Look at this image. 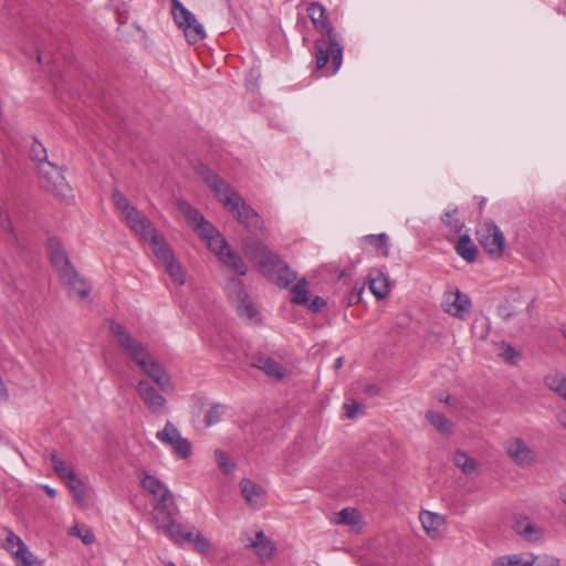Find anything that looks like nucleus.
Segmentation results:
<instances>
[{
  "label": "nucleus",
  "mask_w": 566,
  "mask_h": 566,
  "mask_svg": "<svg viewBox=\"0 0 566 566\" xmlns=\"http://www.w3.org/2000/svg\"><path fill=\"white\" fill-rule=\"evenodd\" d=\"M196 175L210 188L224 208L251 233L256 235L263 229V220L242 197L214 172L207 164L197 163L193 166Z\"/></svg>",
  "instance_id": "f257e3e1"
},
{
  "label": "nucleus",
  "mask_w": 566,
  "mask_h": 566,
  "mask_svg": "<svg viewBox=\"0 0 566 566\" xmlns=\"http://www.w3.org/2000/svg\"><path fill=\"white\" fill-rule=\"evenodd\" d=\"M314 29L322 34L314 43L316 69L325 75H334L343 62V45L338 33L328 21L326 9L319 2H311L306 9Z\"/></svg>",
  "instance_id": "f03ea898"
},
{
  "label": "nucleus",
  "mask_w": 566,
  "mask_h": 566,
  "mask_svg": "<svg viewBox=\"0 0 566 566\" xmlns=\"http://www.w3.org/2000/svg\"><path fill=\"white\" fill-rule=\"evenodd\" d=\"M144 501L151 506L153 521L167 536L179 535L174 516L178 509L167 485L144 471Z\"/></svg>",
  "instance_id": "7ed1b4c3"
},
{
  "label": "nucleus",
  "mask_w": 566,
  "mask_h": 566,
  "mask_svg": "<svg viewBox=\"0 0 566 566\" xmlns=\"http://www.w3.org/2000/svg\"><path fill=\"white\" fill-rule=\"evenodd\" d=\"M144 242L148 243L157 263L165 268L171 280L178 285L185 284V271L177 261L174 249L146 218H144Z\"/></svg>",
  "instance_id": "20e7f679"
},
{
  "label": "nucleus",
  "mask_w": 566,
  "mask_h": 566,
  "mask_svg": "<svg viewBox=\"0 0 566 566\" xmlns=\"http://www.w3.org/2000/svg\"><path fill=\"white\" fill-rule=\"evenodd\" d=\"M226 292L239 316L253 323L261 322L260 313L253 302L249 298L242 280L234 276L230 277L226 284Z\"/></svg>",
  "instance_id": "39448f33"
},
{
  "label": "nucleus",
  "mask_w": 566,
  "mask_h": 566,
  "mask_svg": "<svg viewBox=\"0 0 566 566\" xmlns=\"http://www.w3.org/2000/svg\"><path fill=\"white\" fill-rule=\"evenodd\" d=\"M171 14L176 24L184 30L188 43L196 44L205 39L206 32L202 24L179 0H171Z\"/></svg>",
  "instance_id": "423d86ee"
},
{
  "label": "nucleus",
  "mask_w": 566,
  "mask_h": 566,
  "mask_svg": "<svg viewBox=\"0 0 566 566\" xmlns=\"http://www.w3.org/2000/svg\"><path fill=\"white\" fill-rule=\"evenodd\" d=\"M39 180L41 187L57 198L67 199L71 197V188L67 185L62 171L52 163H44L39 166Z\"/></svg>",
  "instance_id": "0eeeda50"
},
{
  "label": "nucleus",
  "mask_w": 566,
  "mask_h": 566,
  "mask_svg": "<svg viewBox=\"0 0 566 566\" xmlns=\"http://www.w3.org/2000/svg\"><path fill=\"white\" fill-rule=\"evenodd\" d=\"M259 271L282 289L287 287L296 279V273L277 254L262 261Z\"/></svg>",
  "instance_id": "6e6552de"
},
{
  "label": "nucleus",
  "mask_w": 566,
  "mask_h": 566,
  "mask_svg": "<svg viewBox=\"0 0 566 566\" xmlns=\"http://www.w3.org/2000/svg\"><path fill=\"white\" fill-rule=\"evenodd\" d=\"M478 241L484 251L494 259H500L504 252L505 238L494 221L484 222L476 230Z\"/></svg>",
  "instance_id": "1a4fd4ad"
},
{
  "label": "nucleus",
  "mask_w": 566,
  "mask_h": 566,
  "mask_svg": "<svg viewBox=\"0 0 566 566\" xmlns=\"http://www.w3.org/2000/svg\"><path fill=\"white\" fill-rule=\"evenodd\" d=\"M109 333L124 354L138 367H142V345L132 336L127 328L115 321H111Z\"/></svg>",
  "instance_id": "9d476101"
},
{
  "label": "nucleus",
  "mask_w": 566,
  "mask_h": 566,
  "mask_svg": "<svg viewBox=\"0 0 566 566\" xmlns=\"http://www.w3.org/2000/svg\"><path fill=\"white\" fill-rule=\"evenodd\" d=\"M156 438L164 444L169 446L177 458L187 460L191 457V442L184 438L170 421H167L164 429L156 433Z\"/></svg>",
  "instance_id": "9b49d317"
},
{
  "label": "nucleus",
  "mask_w": 566,
  "mask_h": 566,
  "mask_svg": "<svg viewBox=\"0 0 566 566\" xmlns=\"http://www.w3.org/2000/svg\"><path fill=\"white\" fill-rule=\"evenodd\" d=\"M144 376L149 378L161 392L172 391L174 385L167 370L144 350Z\"/></svg>",
  "instance_id": "f8f14e48"
},
{
  "label": "nucleus",
  "mask_w": 566,
  "mask_h": 566,
  "mask_svg": "<svg viewBox=\"0 0 566 566\" xmlns=\"http://www.w3.org/2000/svg\"><path fill=\"white\" fill-rule=\"evenodd\" d=\"M113 201L116 209L122 213L127 226L142 238V217L138 209L130 205L128 199L119 191H113Z\"/></svg>",
  "instance_id": "ddd939ff"
},
{
  "label": "nucleus",
  "mask_w": 566,
  "mask_h": 566,
  "mask_svg": "<svg viewBox=\"0 0 566 566\" xmlns=\"http://www.w3.org/2000/svg\"><path fill=\"white\" fill-rule=\"evenodd\" d=\"M505 451L510 459L518 467H530L536 461V452L521 438H514L506 442Z\"/></svg>",
  "instance_id": "4468645a"
},
{
  "label": "nucleus",
  "mask_w": 566,
  "mask_h": 566,
  "mask_svg": "<svg viewBox=\"0 0 566 566\" xmlns=\"http://www.w3.org/2000/svg\"><path fill=\"white\" fill-rule=\"evenodd\" d=\"M442 306L448 314L460 319H465L470 312L471 300L467 294L457 291L455 293L446 295Z\"/></svg>",
  "instance_id": "2eb2a0df"
},
{
  "label": "nucleus",
  "mask_w": 566,
  "mask_h": 566,
  "mask_svg": "<svg viewBox=\"0 0 566 566\" xmlns=\"http://www.w3.org/2000/svg\"><path fill=\"white\" fill-rule=\"evenodd\" d=\"M178 526V534L176 536H168L170 539H172L177 544H182L185 542L191 543L197 552L200 554H208L211 544L210 542L202 535L201 532L196 531L195 527H191L190 531H185L184 526L179 523H177Z\"/></svg>",
  "instance_id": "dca6fc26"
},
{
  "label": "nucleus",
  "mask_w": 566,
  "mask_h": 566,
  "mask_svg": "<svg viewBox=\"0 0 566 566\" xmlns=\"http://www.w3.org/2000/svg\"><path fill=\"white\" fill-rule=\"evenodd\" d=\"M251 366L262 370L268 377L281 381L286 375V369L275 359L264 354L251 357Z\"/></svg>",
  "instance_id": "f3484780"
},
{
  "label": "nucleus",
  "mask_w": 566,
  "mask_h": 566,
  "mask_svg": "<svg viewBox=\"0 0 566 566\" xmlns=\"http://www.w3.org/2000/svg\"><path fill=\"white\" fill-rule=\"evenodd\" d=\"M48 249L50 252L51 262L53 266L57 270L60 277H62L63 275H67L70 271L75 269L71 264L66 252L64 251L61 242L57 239L51 238L48 241Z\"/></svg>",
  "instance_id": "a211bd4d"
},
{
  "label": "nucleus",
  "mask_w": 566,
  "mask_h": 566,
  "mask_svg": "<svg viewBox=\"0 0 566 566\" xmlns=\"http://www.w3.org/2000/svg\"><path fill=\"white\" fill-rule=\"evenodd\" d=\"M514 531L528 543H537L543 539V530L534 524L530 517L517 515L514 518Z\"/></svg>",
  "instance_id": "6ab92c4d"
},
{
  "label": "nucleus",
  "mask_w": 566,
  "mask_h": 566,
  "mask_svg": "<svg viewBox=\"0 0 566 566\" xmlns=\"http://www.w3.org/2000/svg\"><path fill=\"white\" fill-rule=\"evenodd\" d=\"M242 249L245 256L254 261L258 268H260L262 261L275 254L261 240L253 237H247L242 240Z\"/></svg>",
  "instance_id": "aec40b11"
},
{
  "label": "nucleus",
  "mask_w": 566,
  "mask_h": 566,
  "mask_svg": "<svg viewBox=\"0 0 566 566\" xmlns=\"http://www.w3.org/2000/svg\"><path fill=\"white\" fill-rule=\"evenodd\" d=\"M419 518L423 530L430 538L437 539L442 536L443 527L446 525V517L443 515L430 511H422Z\"/></svg>",
  "instance_id": "412c9836"
},
{
  "label": "nucleus",
  "mask_w": 566,
  "mask_h": 566,
  "mask_svg": "<svg viewBox=\"0 0 566 566\" xmlns=\"http://www.w3.org/2000/svg\"><path fill=\"white\" fill-rule=\"evenodd\" d=\"M60 279L67 286V293L71 297L84 300L88 296L90 286L86 281L80 276L75 269L70 271L67 275H63Z\"/></svg>",
  "instance_id": "4be33fe9"
},
{
  "label": "nucleus",
  "mask_w": 566,
  "mask_h": 566,
  "mask_svg": "<svg viewBox=\"0 0 566 566\" xmlns=\"http://www.w3.org/2000/svg\"><path fill=\"white\" fill-rule=\"evenodd\" d=\"M240 489L245 502L253 509L263 506L265 491L250 479H242Z\"/></svg>",
  "instance_id": "5701e85b"
},
{
  "label": "nucleus",
  "mask_w": 566,
  "mask_h": 566,
  "mask_svg": "<svg viewBox=\"0 0 566 566\" xmlns=\"http://www.w3.org/2000/svg\"><path fill=\"white\" fill-rule=\"evenodd\" d=\"M369 290L377 300H384L390 292L388 277L380 269H371L368 273Z\"/></svg>",
  "instance_id": "b1692460"
},
{
  "label": "nucleus",
  "mask_w": 566,
  "mask_h": 566,
  "mask_svg": "<svg viewBox=\"0 0 566 566\" xmlns=\"http://www.w3.org/2000/svg\"><path fill=\"white\" fill-rule=\"evenodd\" d=\"M144 381V403L155 413L165 412L166 399L154 387H145Z\"/></svg>",
  "instance_id": "393cba45"
},
{
  "label": "nucleus",
  "mask_w": 566,
  "mask_h": 566,
  "mask_svg": "<svg viewBox=\"0 0 566 566\" xmlns=\"http://www.w3.org/2000/svg\"><path fill=\"white\" fill-rule=\"evenodd\" d=\"M457 253L468 262L476 260L479 250L468 234L461 235L455 245Z\"/></svg>",
  "instance_id": "a878e982"
},
{
  "label": "nucleus",
  "mask_w": 566,
  "mask_h": 566,
  "mask_svg": "<svg viewBox=\"0 0 566 566\" xmlns=\"http://www.w3.org/2000/svg\"><path fill=\"white\" fill-rule=\"evenodd\" d=\"M426 419L441 434L450 436L452 433L453 424L443 413L427 411Z\"/></svg>",
  "instance_id": "bb28decb"
},
{
  "label": "nucleus",
  "mask_w": 566,
  "mask_h": 566,
  "mask_svg": "<svg viewBox=\"0 0 566 566\" xmlns=\"http://www.w3.org/2000/svg\"><path fill=\"white\" fill-rule=\"evenodd\" d=\"M251 546L254 548L255 553L262 558H271L274 552V546L270 542V539L265 536L263 531H258L255 533V538L251 543Z\"/></svg>",
  "instance_id": "cd10ccee"
},
{
  "label": "nucleus",
  "mask_w": 566,
  "mask_h": 566,
  "mask_svg": "<svg viewBox=\"0 0 566 566\" xmlns=\"http://www.w3.org/2000/svg\"><path fill=\"white\" fill-rule=\"evenodd\" d=\"M219 260L239 275H245L248 271L245 262L231 248Z\"/></svg>",
  "instance_id": "c85d7f7f"
},
{
  "label": "nucleus",
  "mask_w": 566,
  "mask_h": 566,
  "mask_svg": "<svg viewBox=\"0 0 566 566\" xmlns=\"http://www.w3.org/2000/svg\"><path fill=\"white\" fill-rule=\"evenodd\" d=\"M545 386L566 399V376L562 373H552L544 377Z\"/></svg>",
  "instance_id": "c756f323"
},
{
  "label": "nucleus",
  "mask_w": 566,
  "mask_h": 566,
  "mask_svg": "<svg viewBox=\"0 0 566 566\" xmlns=\"http://www.w3.org/2000/svg\"><path fill=\"white\" fill-rule=\"evenodd\" d=\"M50 461L54 472L63 481L67 482L69 480L73 479L76 475L72 467L67 464L64 460L59 458L54 451L50 453Z\"/></svg>",
  "instance_id": "7c9ffc66"
},
{
  "label": "nucleus",
  "mask_w": 566,
  "mask_h": 566,
  "mask_svg": "<svg viewBox=\"0 0 566 566\" xmlns=\"http://www.w3.org/2000/svg\"><path fill=\"white\" fill-rule=\"evenodd\" d=\"M361 522L359 512L354 507L343 509L336 516L335 523L355 527Z\"/></svg>",
  "instance_id": "2f4dec72"
},
{
  "label": "nucleus",
  "mask_w": 566,
  "mask_h": 566,
  "mask_svg": "<svg viewBox=\"0 0 566 566\" xmlns=\"http://www.w3.org/2000/svg\"><path fill=\"white\" fill-rule=\"evenodd\" d=\"M453 462L464 474H472L476 469V462L463 451H457Z\"/></svg>",
  "instance_id": "473e14b6"
},
{
  "label": "nucleus",
  "mask_w": 566,
  "mask_h": 566,
  "mask_svg": "<svg viewBox=\"0 0 566 566\" xmlns=\"http://www.w3.org/2000/svg\"><path fill=\"white\" fill-rule=\"evenodd\" d=\"M179 209L184 213L187 222L193 228H196L206 220L198 209L191 207L186 201H181L179 203Z\"/></svg>",
  "instance_id": "72a5a7b5"
},
{
  "label": "nucleus",
  "mask_w": 566,
  "mask_h": 566,
  "mask_svg": "<svg viewBox=\"0 0 566 566\" xmlns=\"http://www.w3.org/2000/svg\"><path fill=\"white\" fill-rule=\"evenodd\" d=\"M66 484L73 494L74 501L80 506H84L86 500L84 483L75 475L73 479L69 480Z\"/></svg>",
  "instance_id": "f704fd0d"
},
{
  "label": "nucleus",
  "mask_w": 566,
  "mask_h": 566,
  "mask_svg": "<svg viewBox=\"0 0 566 566\" xmlns=\"http://www.w3.org/2000/svg\"><path fill=\"white\" fill-rule=\"evenodd\" d=\"M307 282L303 277L296 282V284L292 287L293 296L291 301L297 305H305L308 303V291L306 289Z\"/></svg>",
  "instance_id": "c9c22d12"
},
{
  "label": "nucleus",
  "mask_w": 566,
  "mask_h": 566,
  "mask_svg": "<svg viewBox=\"0 0 566 566\" xmlns=\"http://www.w3.org/2000/svg\"><path fill=\"white\" fill-rule=\"evenodd\" d=\"M457 213L458 208L455 207L452 210L444 212L441 220L452 232L460 233L464 228V223L459 218H457Z\"/></svg>",
  "instance_id": "e433bc0d"
},
{
  "label": "nucleus",
  "mask_w": 566,
  "mask_h": 566,
  "mask_svg": "<svg viewBox=\"0 0 566 566\" xmlns=\"http://www.w3.org/2000/svg\"><path fill=\"white\" fill-rule=\"evenodd\" d=\"M207 241L209 249L217 254L219 259L228 251V249H230L228 242L220 232Z\"/></svg>",
  "instance_id": "4c0bfd02"
},
{
  "label": "nucleus",
  "mask_w": 566,
  "mask_h": 566,
  "mask_svg": "<svg viewBox=\"0 0 566 566\" xmlns=\"http://www.w3.org/2000/svg\"><path fill=\"white\" fill-rule=\"evenodd\" d=\"M493 566H530L528 559H524L521 555H505L496 557L493 560Z\"/></svg>",
  "instance_id": "58836bf2"
},
{
  "label": "nucleus",
  "mask_w": 566,
  "mask_h": 566,
  "mask_svg": "<svg viewBox=\"0 0 566 566\" xmlns=\"http://www.w3.org/2000/svg\"><path fill=\"white\" fill-rule=\"evenodd\" d=\"M499 356L511 365H516L520 359V353L511 344L505 342L500 345Z\"/></svg>",
  "instance_id": "ea45409f"
},
{
  "label": "nucleus",
  "mask_w": 566,
  "mask_h": 566,
  "mask_svg": "<svg viewBox=\"0 0 566 566\" xmlns=\"http://www.w3.org/2000/svg\"><path fill=\"white\" fill-rule=\"evenodd\" d=\"M214 459H216L219 468L226 474L232 472L235 468V464L231 461L228 453L224 452L223 450H220V449L214 450Z\"/></svg>",
  "instance_id": "a19ab883"
},
{
  "label": "nucleus",
  "mask_w": 566,
  "mask_h": 566,
  "mask_svg": "<svg viewBox=\"0 0 566 566\" xmlns=\"http://www.w3.org/2000/svg\"><path fill=\"white\" fill-rule=\"evenodd\" d=\"M14 557L19 566H41V564L29 552L28 547L14 552Z\"/></svg>",
  "instance_id": "79ce46f5"
},
{
  "label": "nucleus",
  "mask_w": 566,
  "mask_h": 566,
  "mask_svg": "<svg viewBox=\"0 0 566 566\" xmlns=\"http://www.w3.org/2000/svg\"><path fill=\"white\" fill-rule=\"evenodd\" d=\"M224 412V406L220 403H214L207 411L205 417V422L207 427H210L221 420V417Z\"/></svg>",
  "instance_id": "37998d69"
},
{
  "label": "nucleus",
  "mask_w": 566,
  "mask_h": 566,
  "mask_svg": "<svg viewBox=\"0 0 566 566\" xmlns=\"http://www.w3.org/2000/svg\"><path fill=\"white\" fill-rule=\"evenodd\" d=\"M30 157H31L32 160L38 161L39 166L44 164V163H49L48 161L46 149L38 140H34L32 146H31V148H30Z\"/></svg>",
  "instance_id": "c03bdc74"
},
{
  "label": "nucleus",
  "mask_w": 566,
  "mask_h": 566,
  "mask_svg": "<svg viewBox=\"0 0 566 566\" xmlns=\"http://www.w3.org/2000/svg\"><path fill=\"white\" fill-rule=\"evenodd\" d=\"M530 566H558L559 560L558 558L554 556L548 555H539V556H532L531 559H528Z\"/></svg>",
  "instance_id": "a18cd8bd"
},
{
  "label": "nucleus",
  "mask_w": 566,
  "mask_h": 566,
  "mask_svg": "<svg viewBox=\"0 0 566 566\" xmlns=\"http://www.w3.org/2000/svg\"><path fill=\"white\" fill-rule=\"evenodd\" d=\"M195 230L198 232L199 235H201L203 239L209 240L214 234H218V229L209 221L205 220L199 226L195 228Z\"/></svg>",
  "instance_id": "49530a36"
},
{
  "label": "nucleus",
  "mask_w": 566,
  "mask_h": 566,
  "mask_svg": "<svg viewBox=\"0 0 566 566\" xmlns=\"http://www.w3.org/2000/svg\"><path fill=\"white\" fill-rule=\"evenodd\" d=\"M6 547L14 555L15 551H21V548L27 547V545L13 532L8 531L6 537Z\"/></svg>",
  "instance_id": "de8ad7c7"
},
{
  "label": "nucleus",
  "mask_w": 566,
  "mask_h": 566,
  "mask_svg": "<svg viewBox=\"0 0 566 566\" xmlns=\"http://www.w3.org/2000/svg\"><path fill=\"white\" fill-rule=\"evenodd\" d=\"M71 534L80 537L85 545H90L95 542V534L90 528H86L84 532H82V528L75 525L71 528Z\"/></svg>",
  "instance_id": "09e8293b"
},
{
  "label": "nucleus",
  "mask_w": 566,
  "mask_h": 566,
  "mask_svg": "<svg viewBox=\"0 0 566 566\" xmlns=\"http://www.w3.org/2000/svg\"><path fill=\"white\" fill-rule=\"evenodd\" d=\"M365 240L368 244H370L375 249L380 250V249L387 247L388 235L386 233L368 234L365 237Z\"/></svg>",
  "instance_id": "8fccbe9b"
},
{
  "label": "nucleus",
  "mask_w": 566,
  "mask_h": 566,
  "mask_svg": "<svg viewBox=\"0 0 566 566\" xmlns=\"http://www.w3.org/2000/svg\"><path fill=\"white\" fill-rule=\"evenodd\" d=\"M363 292H364V285H361V286L355 285L348 294V305L357 304L361 300Z\"/></svg>",
  "instance_id": "3c124183"
},
{
  "label": "nucleus",
  "mask_w": 566,
  "mask_h": 566,
  "mask_svg": "<svg viewBox=\"0 0 566 566\" xmlns=\"http://www.w3.org/2000/svg\"><path fill=\"white\" fill-rule=\"evenodd\" d=\"M344 409L346 411V417L354 419L357 417L359 410L361 409V405L356 401H352L350 403H345Z\"/></svg>",
  "instance_id": "603ef678"
},
{
  "label": "nucleus",
  "mask_w": 566,
  "mask_h": 566,
  "mask_svg": "<svg viewBox=\"0 0 566 566\" xmlns=\"http://www.w3.org/2000/svg\"><path fill=\"white\" fill-rule=\"evenodd\" d=\"M326 301L321 296H315L307 305L308 310L313 313L319 312L326 306Z\"/></svg>",
  "instance_id": "864d4df0"
},
{
  "label": "nucleus",
  "mask_w": 566,
  "mask_h": 566,
  "mask_svg": "<svg viewBox=\"0 0 566 566\" xmlns=\"http://www.w3.org/2000/svg\"><path fill=\"white\" fill-rule=\"evenodd\" d=\"M1 227L8 231H12V226L8 217L2 219V213H0Z\"/></svg>",
  "instance_id": "5fc2aeb1"
},
{
  "label": "nucleus",
  "mask_w": 566,
  "mask_h": 566,
  "mask_svg": "<svg viewBox=\"0 0 566 566\" xmlns=\"http://www.w3.org/2000/svg\"><path fill=\"white\" fill-rule=\"evenodd\" d=\"M365 391L370 396H375L379 392V387L377 385H367Z\"/></svg>",
  "instance_id": "6e6d98bb"
},
{
  "label": "nucleus",
  "mask_w": 566,
  "mask_h": 566,
  "mask_svg": "<svg viewBox=\"0 0 566 566\" xmlns=\"http://www.w3.org/2000/svg\"><path fill=\"white\" fill-rule=\"evenodd\" d=\"M41 488L44 490V492H45L50 497H52V499H53V497H55V496H56V491H55L53 488H51V486H49V485H42Z\"/></svg>",
  "instance_id": "4d7b16f0"
},
{
  "label": "nucleus",
  "mask_w": 566,
  "mask_h": 566,
  "mask_svg": "<svg viewBox=\"0 0 566 566\" xmlns=\"http://www.w3.org/2000/svg\"><path fill=\"white\" fill-rule=\"evenodd\" d=\"M500 312V315L504 318V319H509L510 317H512V313L507 311V308L505 306L503 307H500L499 310Z\"/></svg>",
  "instance_id": "13d9d810"
},
{
  "label": "nucleus",
  "mask_w": 566,
  "mask_h": 566,
  "mask_svg": "<svg viewBox=\"0 0 566 566\" xmlns=\"http://www.w3.org/2000/svg\"><path fill=\"white\" fill-rule=\"evenodd\" d=\"M558 421L563 426V428L566 430V408L559 413Z\"/></svg>",
  "instance_id": "bf43d9fd"
},
{
  "label": "nucleus",
  "mask_w": 566,
  "mask_h": 566,
  "mask_svg": "<svg viewBox=\"0 0 566 566\" xmlns=\"http://www.w3.org/2000/svg\"><path fill=\"white\" fill-rule=\"evenodd\" d=\"M343 364H344V358L343 357H338L336 358L335 363H334V368L335 369H339L343 367Z\"/></svg>",
  "instance_id": "052dcab7"
},
{
  "label": "nucleus",
  "mask_w": 566,
  "mask_h": 566,
  "mask_svg": "<svg viewBox=\"0 0 566 566\" xmlns=\"http://www.w3.org/2000/svg\"><path fill=\"white\" fill-rule=\"evenodd\" d=\"M476 199H478L479 210H480V212H482L484 205L486 202V199L483 197H481V198L476 197Z\"/></svg>",
  "instance_id": "680f3d73"
},
{
  "label": "nucleus",
  "mask_w": 566,
  "mask_h": 566,
  "mask_svg": "<svg viewBox=\"0 0 566 566\" xmlns=\"http://www.w3.org/2000/svg\"><path fill=\"white\" fill-rule=\"evenodd\" d=\"M562 499H563V502L566 504V486L562 491Z\"/></svg>",
  "instance_id": "e2e57ef3"
},
{
  "label": "nucleus",
  "mask_w": 566,
  "mask_h": 566,
  "mask_svg": "<svg viewBox=\"0 0 566 566\" xmlns=\"http://www.w3.org/2000/svg\"><path fill=\"white\" fill-rule=\"evenodd\" d=\"M136 389L137 391H140L142 390V380H139L136 385Z\"/></svg>",
  "instance_id": "0e129e2a"
},
{
  "label": "nucleus",
  "mask_w": 566,
  "mask_h": 566,
  "mask_svg": "<svg viewBox=\"0 0 566 566\" xmlns=\"http://www.w3.org/2000/svg\"><path fill=\"white\" fill-rule=\"evenodd\" d=\"M562 333H563V335H564V336H565V338H566V324H565V325H563Z\"/></svg>",
  "instance_id": "69168bd1"
},
{
  "label": "nucleus",
  "mask_w": 566,
  "mask_h": 566,
  "mask_svg": "<svg viewBox=\"0 0 566 566\" xmlns=\"http://www.w3.org/2000/svg\"><path fill=\"white\" fill-rule=\"evenodd\" d=\"M165 566H176V564H175V563H172V562H167V563L165 564Z\"/></svg>",
  "instance_id": "338daca9"
},
{
  "label": "nucleus",
  "mask_w": 566,
  "mask_h": 566,
  "mask_svg": "<svg viewBox=\"0 0 566 566\" xmlns=\"http://www.w3.org/2000/svg\"><path fill=\"white\" fill-rule=\"evenodd\" d=\"M38 62L42 63V55L41 54L38 55Z\"/></svg>",
  "instance_id": "774afa93"
}]
</instances>
